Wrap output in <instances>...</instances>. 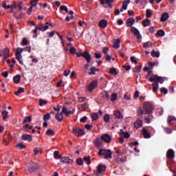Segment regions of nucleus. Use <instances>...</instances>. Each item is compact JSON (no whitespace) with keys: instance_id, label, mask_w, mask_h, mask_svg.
<instances>
[{"instance_id":"nucleus-47","label":"nucleus","mask_w":176,"mask_h":176,"mask_svg":"<svg viewBox=\"0 0 176 176\" xmlns=\"http://www.w3.org/2000/svg\"><path fill=\"white\" fill-rule=\"evenodd\" d=\"M16 148H19V149H24V148H25V146L23 143H19L18 144H16Z\"/></svg>"},{"instance_id":"nucleus-64","label":"nucleus","mask_w":176,"mask_h":176,"mask_svg":"<svg viewBox=\"0 0 176 176\" xmlns=\"http://www.w3.org/2000/svg\"><path fill=\"white\" fill-rule=\"evenodd\" d=\"M104 97H105L107 100H109V94H108L107 91H104Z\"/></svg>"},{"instance_id":"nucleus-12","label":"nucleus","mask_w":176,"mask_h":176,"mask_svg":"<svg viewBox=\"0 0 176 176\" xmlns=\"http://www.w3.org/2000/svg\"><path fill=\"white\" fill-rule=\"evenodd\" d=\"M75 112V109H73L72 111H68L67 107H63L62 109V113H65V116H69V115H72Z\"/></svg>"},{"instance_id":"nucleus-34","label":"nucleus","mask_w":176,"mask_h":176,"mask_svg":"<svg viewBox=\"0 0 176 176\" xmlns=\"http://www.w3.org/2000/svg\"><path fill=\"white\" fill-rule=\"evenodd\" d=\"M91 118L92 120H97V119H98V118H99L98 113H92L91 114Z\"/></svg>"},{"instance_id":"nucleus-57","label":"nucleus","mask_w":176,"mask_h":176,"mask_svg":"<svg viewBox=\"0 0 176 176\" xmlns=\"http://www.w3.org/2000/svg\"><path fill=\"white\" fill-rule=\"evenodd\" d=\"M160 91L161 93H164V94H167V93H168V90H167V89H166L165 87L161 88Z\"/></svg>"},{"instance_id":"nucleus-14","label":"nucleus","mask_w":176,"mask_h":176,"mask_svg":"<svg viewBox=\"0 0 176 176\" xmlns=\"http://www.w3.org/2000/svg\"><path fill=\"white\" fill-rule=\"evenodd\" d=\"M101 140L102 141H104L105 142H111V141H112V139L111 138V135H108V134H104L101 137Z\"/></svg>"},{"instance_id":"nucleus-56","label":"nucleus","mask_w":176,"mask_h":176,"mask_svg":"<svg viewBox=\"0 0 176 176\" xmlns=\"http://www.w3.org/2000/svg\"><path fill=\"white\" fill-rule=\"evenodd\" d=\"M77 164H78V166H82V164H83V160L82 158H78Z\"/></svg>"},{"instance_id":"nucleus-59","label":"nucleus","mask_w":176,"mask_h":176,"mask_svg":"<svg viewBox=\"0 0 176 176\" xmlns=\"http://www.w3.org/2000/svg\"><path fill=\"white\" fill-rule=\"evenodd\" d=\"M54 111H56V112H60L61 111V106L60 104H57V107H54Z\"/></svg>"},{"instance_id":"nucleus-41","label":"nucleus","mask_w":176,"mask_h":176,"mask_svg":"<svg viewBox=\"0 0 176 176\" xmlns=\"http://www.w3.org/2000/svg\"><path fill=\"white\" fill-rule=\"evenodd\" d=\"M46 134H47V135H50V137H53V135H54V131L52 129H48L46 131Z\"/></svg>"},{"instance_id":"nucleus-33","label":"nucleus","mask_w":176,"mask_h":176,"mask_svg":"<svg viewBox=\"0 0 176 176\" xmlns=\"http://www.w3.org/2000/svg\"><path fill=\"white\" fill-rule=\"evenodd\" d=\"M30 5L31 9H33V8H36V5H38V0H32Z\"/></svg>"},{"instance_id":"nucleus-31","label":"nucleus","mask_w":176,"mask_h":176,"mask_svg":"<svg viewBox=\"0 0 176 176\" xmlns=\"http://www.w3.org/2000/svg\"><path fill=\"white\" fill-rule=\"evenodd\" d=\"M36 168H38V166L36 165H35L34 166H30L28 168V172L30 173V174H31V173H34L35 170H36Z\"/></svg>"},{"instance_id":"nucleus-44","label":"nucleus","mask_w":176,"mask_h":176,"mask_svg":"<svg viewBox=\"0 0 176 176\" xmlns=\"http://www.w3.org/2000/svg\"><path fill=\"white\" fill-rule=\"evenodd\" d=\"M9 114V112L6 110L3 111L2 115H3V119L5 120L6 118H8V115Z\"/></svg>"},{"instance_id":"nucleus-51","label":"nucleus","mask_w":176,"mask_h":176,"mask_svg":"<svg viewBox=\"0 0 176 176\" xmlns=\"http://www.w3.org/2000/svg\"><path fill=\"white\" fill-rule=\"evenodd\" d=\"M49 119H50V114L48 113L44 116L43 120H44V122H47V120H49Z\"/></svg>"},{"instance_id":"nucleus-42","label":"nucleus","mask_w":176,"mask_h":176,"mask_svg":"<svg viewBox=\"0 0 176 176\" xmlns=\"http://www.w3.org/2000/svg\"><path fill=\"white\" fill-rule=\"evenodd\" d=\"M142 23H143V25L144 27H148V25H149V24H151V20L146 19V20L143 21Z\"/></svg>"},{"instance_id":"nucleus-29","label":"nucleus","mask_w":176,"mask_h":176,"mask_svg":"<svg viewBox=\"0 0 176 176\" xmlns=\"http://www.w3.org/2000/svg\"><path fill=\"white\" fill-rule=\"evenodd\" d=\"M114 116H116V118H117L118 119H122L123 118V116H122L120 111L118 110L114 111Z\"/></svg>"},{"instance_id":"nucleus-10","label":"nucleus","mask_w":176,"mask_h":176,"mask_svg":"<svg viewBox=\"0 0 176 176\" xmlns=\"http://www.w3.org/2000/svg\"><path fill=\"white\" fill-rule=\"evenodd\" d=\"M87 87L88 91L89 92L93 91V90H94V89L97 87V81L96 80L93 81Z\"/></svg>"},{"instance_id":"nucleus-18","label":"nucleus","mask_w":176,"mask_h":176,"mask_svg":"<svg viewBox=\"0 0 176 176\" xmlns=\"http://www.w3.org/2000/svg\"><path fill=\"white\" fill-rule=\"evenodd\" d=\"M113 47L114 49H119V47H120V39L117 38L113 40Z\"/></svg>"},{"instance_id":"nucleus-20","label":"nucleus","mask_w":176,"mask_h":176,"mask_svg":"<svg viewBox=\"0 0 176 176\" xmlns=\"http://www.w3.org/2000/svg\"><path fill=\"white\" fill-rule=\"evenodd\" d=\"M134 23H135V19L134 18H129L126 21V27H132Z\"/></svg>"},{"instance_id":"nucleus-45","label":"nucleus","mask_w":176,"mask_h":176,"mask_svg":"<svg viewBox=\"0 0 176 176\" xmlns=\"http://www.w3.org/2000/svg\"><path fill=\"white\" fill-rule=\"evenodd\" d=\"M103 119L106 123H108V122H109V120L111 119V116H109V115L108 114H105Z\"/></svg>"},{"instance_id":"nucleus-1","label":"nucleus","mask_w":176,"mask_h":176,"mask_svg":"<svg viewBox=\"0 0 176 176\" xmlns=\"http://www.w3.org/2000/svg\"><path fill=\"white\" fill-rule=\"evenodd\" d=\"M166 79L167 78L166 77H160L157 75H155L152 78H149L150 82H156L152 84L153 93H156L159 89V83L162 84Z\"/></svg>"},{"instance_id":"nucleus-26","label":"nucleus","mask_w":176,"mask_h":176,"mask_svg":"<svg viewBox=\"0 0 176 176\" xmlns=\"http://www.w3.org/2000/svg\"><path fill=\"white\" fill-rule=\"evenodd\" d=\"M100 69L96 67H91L90 69V72H89V75H96V72H98Z\"/></svg>"},{"instance_id":"nucleus-35","label":"nucleus","mask_w":176,"mask_h":176,"mask_svg":"<svg viewBox=\"0 0 176 176\" xmlns=\"http://www.w3.org/2000/svg\"><path fill=\"white\" fill-rule=\"evenodd\" d=\"M153 43H152V42H151V41H147V42H146V43H144V44H143V46H144V47H145L146 49V48H148V47H152V46H153Z\"/></svg>"},{"instance_id":"nucleus-46","label":"nucleus","mask_w":176,"mask_h":176,"mask_svg":"<svg viewBox=\"0 0 176 176\" xmlns=\"http://www.w3.org/2000/svg\"><path fill=\"white\" fill-rule=\"evenodd\" d=\"M84 162L85 163H87L88 164H91V162H90V157L88 156V157H85L84 159H83Z\"/></svg>"},{"instance_id":"nucleus-19","label":"nucleus","mask_w":176,"mask_h":176,"mask_svg":"<svg viewBox=\"0 0 176 176\" xmlns=\"http://www.w3.org/2000/svg\"><path fill=\"white\" fill-rule=\"evenodd\" d=\"M22 140H23V141H29V142H31L32 141V136L28 134L23 135Z\"/></svg>"},{"instance_id":"nucleus-61","label":"nucleus","mask_w":176,"mask_h":176,"mask_svg":"<svg viewBox=\"0 0 176 176\" xmlns=\"http://www.w3.org/2000/svg\"><path fill=\"white\" fill-rule=\"evenodd\" d=\"M21 45H23V46H25V45H28V41H27V38L23 39Z\"/></svg>"},{"instance_id":"nucleus-28","label":"nucleus","mask_w":176,"mask_h":176,"mask_svg":"<svg viewBox=\"0 0 176 176\" xmlns=\"http://www.w3.org/2000/svg\"><path fill=\"white\" fill-rule=\"evenodd\" d=\"M131 1L130 0H126V1H123L122 3V8L124 10H127V6H129V4L130 3Z\"/></svg>"},{"instance_id":"nucleus-27","label":"nucleus","mask_w":176,"mask_h":176,"mask_svg":"<svg viewBox=\"0 0 176 176\" xmlns=\"http://www.w3.org/2000/svg\"><path fill=\"white\" fill-rule=\"evenodd\" d=\"M167 19H168V13L164 12V14H162L161 17V21L164 23L167 20Z\"/></svg>"},{"instance_id":"nucleus-11","label":"nucleus","mask_w":176,"mask_h":176,"mask_svg":"<svg viewBox=\"0 0 176 176\" xmlns=\"http://www.w3.org/2000/svg\"><path fill=\"white\" fill-rule=\"evenodd\" d=\"M60 162L66 164H72V163H74V160L69 159L68 157H61Z\"/></svg>"},{"instance_id":"nucleus-53","label":"nucleus","mask_w":176,"mask_h":176,"mask_svg":"<svg viewBox=\"0 0 176 176\" xmlns=\"http://www.w3.org/2000/svg\"><path fill=\"white\" fill-rule=\"evenodd\" d=\"M81 107L83 110L87 109V108H89V103H87V102L83 103L81 104Z\"/></svg>"},{"instance_id":"nucleus-23","label":"nucleus","mask_w":176,"mask_h":176,"mask_svg":"<svg viewBox=\"0 0 176 176\" xmlns=\"http://www.w3.org/2000/svg\"><path fill=\"white\" fill-rule=\"evenodd\" d=\"M142 134L144 137V138H151V133L148 132V130L144 128L142 130Z\"/></svg>"},{"instance_id":"nucleus-4","label":"nucleus","mask_w":176,"mask_h":176,"mask_svg":"<svg viewBox=\"0 0 176 176\" xmlns=\"http://www.w3.org/2000/svg\"><path fill=\"white\" fill-rule=\"evenodd\" d=\"M107 168V166L104 164H99L97 167V170H94V174L96 176H100L101 175V173H103V171H105Z\"/></svg>"},{"instance_id":"nucleus-36","label":"nucleus","mask_w":176,"mask_h":176,"mask_svg":"<svg viewBox=\"0 0 176 176\" xmlns=\"http://www.w3.org/2000/svg\"><path fill=\"white\" fill-rule=\"evenodd\" d=\"M34 155H36L37 153H43V150L41 148H35L34 149Z\"/></svg>"},{"instance_id":"nucleus-62","label":"nucleus","mask_w":176,"mask_h":176,"mask_svg":"<svg viewBox=\"0 0 176 176\" xmlns=\"http://www.w3.org/2000/svg\"><path fill=\"white\" fill-rule=\"evenodd\" d=\"M78 24L80 25V27H86V22L85 21H79Z\"/></svg>"},{"instance_id":"nucleus-60","label":"nucleus","mask_w":176,"mask_h":176,"mask_svg":"<svg viewBox=\"0 0 176 176\" xmlns=\"http://www.w3.org/2000/svg\"><path fill=\"white\" fill-rule=\"evenodd\" d=\"M152 16V12L149 10H146V17L149 18Z\"/></svg>"},{"instance_id":"nucleus-25","label":"nucleus","mask_w":176,"mask_h":176,"mask_svg":"<svg viewBox=\"0 0 176 176\" xmlns=\"http://www.w3.org/2000/svg\"><path fill=\"white\" fill-rule=\"evenodd\" d=\"M13 80H14V83H16L17 85V84L20 83V81L21 80V76H20V75H16V76H14Z\"/></svg>"},{"instance_id":"nucleus-54","label":"nucleus","mask_w":176,"mask_h":176,"mask_svg":"<svg viewBox=\"0 0 176 176\" xmlns=\"http://www.w3.org/2000/svg\"><path fill=\"white\" fill-rule=\"evenodd\" d=\"M54 159H61V155H58V151H54Z\"/></svg>"},{"instance_id":"nucleus-63","label":"nucleus","mask_w":176,"mask_h":176,"mask_svg":"<svg viewBox=\"0 0 176 176\" xmlns=\"http://www.w3.org/2000/svg\"><path fill=\"white\" fill-rule=\"evenodd\" d=\"M95 57L96 58H101V57H102V54H101V53L96 52L95 53Z\"/></svg>"},{"instance_id":"nucleus-17","label":"nucleus","mask_w":176,"mask_h":176,"mask_svg":"<svg viewBox=\"0 0 176 176\" xmlns=\"http://www.w3.org/2000/svg\"><path fill=\"white\" fill-rule=\"evenodd\" d=\"M49 29L48 25H45L43 24H39L36 26V30H38L39 31H46V30Z\"/></svg>"},{"instance_id":"nucleus-43","label":"nucleus","mask_w":176,"mask_h":176,"mask_svg":"<svg viewBox=\"0 0 176 176\" xmlns=\"http://www.w3.org/2000/svg\"><path fill=\"white\" fill-rule=\"evenodd\" d=\"M113 2V0H100L101 5H105V3H111Z\"/></svg>"},{"instance_id":"nucleus-22","label":"nucleus","mask_w":176,"mask_h":176,"mask_svg":"<svg viewBox=\"0 0 176 176\" xmlns=\"http://www.w3.org/2000/svg\"><path fill=\"white\" fill-rule=\"evenodd\" d=\"M94 145H96L97 147L102 146V140L100 138H96L94 141Z\"/></svg>"},{"instance_id":"nucleus-21","label":"nucleus","mask_w":176,"mask_h":176,"mask_svg":"<svg viewBox=\"0 0 176 176\" xmlns=\"http://www.w3.org/2000/svg\"><path fill=\"white\" fill-rule=\"evenodd\" d=\"M63 111H61L60 113H58L56 116H55V119L56 120H58V122H63Z\"/></svg>"},{"instance_id":"nucleus-5","label":"nucleus","mask_w":176,"mask_h":176,"mask_svg":"<svg viewBox=\"0 0 176 176\" xmlns=\"http://www.w3.org/2000/svg\"><path fill=\"white\" fill-rule=\"evenodd\" d=\"M24 49L23 48H17L16 50V57L19 61V63L21 64V65H23V56H21V53H23Z\"/></svg>"},{"instance_id":"nucleus-13","label":"nucleus","mask_w":176,"mask_h":176,"mask_svg":"<svg viewBox=\"0 0 176 176\" xmlns=\"http://www.w3.org/2000/svg\"><path fill=\"white\" fill-rule=\"evenodd\" d=\"M166 156H167L168 159L173 160V159H174V157H175L174 151L173 149H169L167 151Z\"/></svg>"},{"instance_id":"nucleus-40","label":"nucleus","mask_w":176,"mask_h":176,"mask_svg":"<svg viewBox=\"0 0 176 176\" xmlns=\"http://www.w3.org/2000/svg\"><path fill=\"white\" fill-rule=\"evenodd\" d=\"M32 120V118H31V116H28L25 118L23 123H31Z\"/></svg>"},{"instance_id":"nucleus-8","label":"nucleus","mask_w":176,"mask_h":176,"mask_svg":"<svg viewBox=\"0 0 176 176\" xmlns=\"http://www.w3.org/2000/svg\"><path fill=\"white\" fill-rule=\"evenodd\" d=\"M0 57H3L4 60H6L9 57V48H5L0 52Z\"/></svg>"},{"instance_id":"nucleus-58","label":"nucleus","mask_w":176,"mask_h":176,"mask_svg":"<svg viewBox=\"0 0 176 176\" xmlns=\"http://www.w3.org/2000/svg\"><path fill=\"white\" fill-rule=\"evenodd\" d=\"M69 52L72 54H75V53H76V49H75V47H71L69 49Z\"/></svg>"},{"instance_id":"nucleus-3","label":"nucleus","mask_w":176,"mask_h":176,"mask_svg":"<svg viewBox=\"0 0 176 176\" xmlns=\"http://www.w3.org/2000/svg\"><path fill=\"white\" fill-rule=\"evenodd\" d=\"M98 155L99 156H104V159H112V151L109 149L100 148Z\"/></svg>"},{"instance_id":"nucleus-55","label":"nucleus","mask_w":176,"mask_h":176,"mask_svg":"<svg viewBox=\"0 0 176 176\" xmlns=\"http://www.w3.org/2000/svg\"><path fill=\"white\" fill-rule=\"evenodd\" d=\"M157 34L160 36H164V35H166V32H164V31H163V30L158 31Z\"/></svg>"},{"instance_id":"nucleus-32","label":"nucleus","mask_w":176,"mask_h":176,"mask_svg":"<svg viewBox=\"0 0 176 176\" xmlns=\"http://www.w3.org/2000/svg\"><path fill=\"white\" fill-rule=\"evenodd\" d=\"M40 107H43V105L47 104V100L43 99H39L38 100Z\"/></svg>"},{"instance_id":"nucleus-2","label":"nucleus","mask_w":176,"mask_h":176,"mask_svg":"<svg viewBox=\"0 0 176 176\" xmlns=\"http://www.w3.org/2000/svg\"><path fill=\"white\" fill-rule=\"evenodd\" d=\"M143 109L146 115H151L153 112L155 107H153L152 102H146L143 104Z\"/></svg>"},{"instance_id":"nucleus-48","label":"nucleus","mask_w":176,"mask_h":176,"mask_svg":"<svg viewBox=\"0 0 176 176\" xmlns=\"http://www.w3.org/2000/svg\"><path fill=\"white\" fill-rule=\"evenodd\" d=\"M109 73L111 75H118V72H116V69H115V68L111 69L110 71H109Z\"/></svg>"},{"instance_id":"nucleus-24","label":"nucleus","mask_w":176,"mask_h":176,"mask_svg":"<svg viewBox=\"0 0 176 176\" xmlns=\"http://www.w3.org/2000/svg\"><path fill=\"white\" fill-rule=\"evenodd\" d=\"M134 127H135V129H140V127H142V121L137 120L134 123Z\"/></svg>"},{"instance_id":"nucleus-15","label":"nucleus","mask_w":176,"mask_h":176,"mask_svg":"<svg viewBox=\"0 0 176 176\" xmlns=\"http://www.w3.org/2000/svg\"><path fill=\"white\" fill-rule=\"evenodd\" d=\"M98 25L100 28H107L108 26V22L105 19H102L99 21Z\"/></svg>"},{"instance_id":"nucleus-9","label":"nucleus","mask_w":176,"mask_h":176,"mask_svg":"<svg viewBox=\"0 0 176 176\" xmlns=\"http://www.w3.org/2000/svg\"><path fill=\"white\" fill-rule=\"evenodd\" d=\"M116 153H117V155L116 157V162H118V163H122V162H123V153H122V151H116Z\"/></svg>"},{"instance_id":"nucleus-16","label":"nucleus","mask_w":176,"mask_h":176,"mask_svg":"<svg viewBox=\"0 0 176 176\" xmlns=\"http://www.w3.org/2000/svg\"><path fill=\"white\" fill-rule=\"evenodd\" d=\"M82 57L87 60V63H90L91 60V55L89 54V52L85 51L84 53H82Z\"/></svg>"},{"instance_id":"nucleus-7","label":"nucleus","mask_w":176,"mask_h":176,"mask_svg":"<svg viewBox=\"0 0 176 176\" xmlns=\"http://www.w3.org/2000/svg\"><path fill=\"white\" fill-rule=\"evenodd\" d=\"M131 32L137 36V38L138 39L139 42H141V39H142V36H141V34L140 33V31L138 30L137 28L132 27L131 29Z\"/></svg>"},{"instance_id":"nucleus-49","label":"nucleus","mask_w":176,"mask_h":176,"mask_svg":"<svg viewBox=\"0 0 176 176\" xmlns=\"http://www.w3.org/2000/svg\"><path fill=\"white\" fill-rule=\"evenodd\" d=\"M176 120L175 117L169 116L168 118V123H171L173 121Z\"/></svg>"},{"instance_id":"nucleus-30","label":"nucleus","mask_w":176,"mask_h":176,"mask_svg":"<svg viewBox=\"0 0 176 176\" xmlns=\"http://www.w3.org/2000/svg\"><path fill=\"white\" fill-rule=\"evenodd\" d=\"M151 56L153 57L159 58V57H160V52L159 51L156 52V51H155V50H153L151 52Z\"/></svg>"},{"instance_id":"nucleus-6","label":"nucleus","mask_w":176,"mask_h":176,"mask_svg":"<svg viewBox=\"0 0 176 176\" xmlns=\"http://www.w3.org/2000/svg\"><path fill=\"white\" fill-rule=\"evenodd\" d=\"M72 132L76 137H80L85 134V131L83 129H80V128H74Z\"/></svg>"},{"instance_id":"nucleus-39","label":"nucleus","mask_w":176,"mask_h":176,"mask_svg":"<svg viewBox=\"0 0 176 176\" xmlns=\"http://www.w3.org/2000/svg\"><path fill=\"white\" fill-rule=\"evenodd\" d=\"M116 100H118V94H111V100L113 102H115V101H116Z\"/></svg>"},{"instance_id":"nucleus-52","label":"nucleus","mask_w":176,"mask_h":176,"mask_svg":"<svg viewBox=\"0 0 176 176\" xmlns=\"http://www.w3.org/2000/svg\"><path fill=\"white\" fill-rule=\"evenodd\" d=\"M131 63H133L135 65H137V64H138V61H137V59H135V56L131 57Z\"/></svg>"},{"instance_id":"nucleus-50","label":"nucleus","mask_w":176,"mask_h":176,"mask_svg":"<svg viewBox=\"0 0 176 176\" xmlns=\"http://www.w3.org/2000/svg\"><path fill=\"white\" fill-rule=\"evenodd\" d=\"M138 115L139 116H140V118H143V115H144V110L141 109H139L138 110Z\"/></svg>"},{"instance_id":"nucleus-37","label":"nucleus","mask_w":176,"mask_h":176,"mask_svg":"<svg viewBox=\"0 0 176 176\" xmlns=\"http://www.w3.org/2000/svg\"><path fill=\"white\" fill-rule=\"evenodd\" d=\"M25 91V89L23 87H20L17 91L15 92L16 96H20L21 93H24Z\"/></svg>"},{"instance_id":"nucleus-38","label":"nucleus","mask_w":176,"mask_h":176,"mask_svg":"<svg viewBox=\"0 0 176 176\" xmlns=\"http://www.w3.org/2000/svg\"><path fill=\"white\" fill-rule=\"evenodd\" d=\"M153 119V116L150 115L148 117L144 118V120L146 121V123H151V120Z\"/></svg>"}]
</instances>
